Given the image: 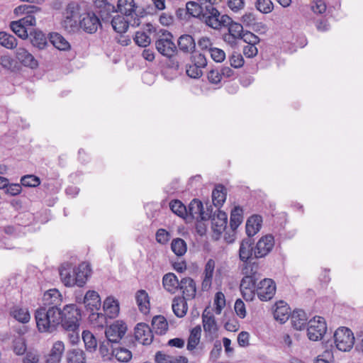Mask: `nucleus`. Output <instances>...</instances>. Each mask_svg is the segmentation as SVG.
<instances>
[{
    "label": "nucleus",
    "instance_id": "f257e3e1",
    "mask_svg": "<svg viewBox=\"0 0 363 363\" xmlns=\"http://www.w3.org/2000/svg\"><path fill=\"white\" fill-rule=\"evenodd\" d=\"M238 268L243 276L240 285L242 296L245 301H251L257 294V282L261 279L259 264H240Z\"/></svg>",
    "mask_w": 363,
    "mask_h": 363
},
{
    "label": "nucleus",
    "instance_id": "f03ea898",
    "mask_svg": "<svg viewBox=\"0 0 363 363\" xmlns=\"http://www.w3.org/2000/svg\"><path fill=\"white\" fill-rule=\"evenodd\" d=\"M60 308L40 306L35 311L36 326L40 333H52L62 323Z\"/></svg>",
    "mask_w": 363,
    "mask_h": 363
},
{
    "label": "nucleus",
    "instance_id": "7ed1b4c3",
    "mask_svg": "<svg viewBox=\"0 0 363 363\" xmlns=\"http://www.w3.org/2000/svg\"><path fill=\"white\" fill-rule=\"evenodd\" d=\"M200 21L211 28L219 30L230 23V18L225 14L221 15L214 5L208 1Z\"/></svg>",
    "mask_w": 363,
    "mask_h": 363
},
{
    "label": "nucleus",
    "instance_id": "20e7f679",
    "mask_svg": "<svg viewBox=\"0 0 363 363\" xmlns=\"http://www.w3.org/2000/svg\"><path fill=\"white\" fill-rule=\"evenodd\" d=\"M62 313V323L60 325L63 329H72L79 327L81 311L75 304L66 305Z\"/></svg>",
    "mask_w": 363,
    "mask_h": 363
},
{
    "label": "nucleus",
    "instance_id": "39448f33",
    "mask_svg": "<svg viewBox=\"0 0 363 363\" xmlns=\"http://www.w3.org/2000/svg\"><path fill=\"white\" fill-rule=\"evenodd\" d=\"M334 340L337 349L342 352L350 351L354 342L352 332L345 327H340L335 330Z\"/></svg>",
    "mask_w": 363,
    "mask_h": 363
},
{
    "label": "nucleus",
    "instance_id": "423d86ee",
    "mask_svg": "<svg viewBox=\"0 0 363 363\" xmlns=\"http://www.w3.org/2000/svg\"><path fill=\"white\" fill-rule=\"evenodd\" d=\"M327 331L326 323L323 318L315 316L308 323L307 335L312 341H318Z\"/></svg>",
    "mask_w": 363,
    "mask_h": 363
},
{
    "label": "nucleus",
    "instance_id": "0eeeda50",
    "mask_svg": "<svg viewBox=\"0 0 363 363\" xmlns=\"http://www.w3.org/2000/svg\"><path fill=\"white\" fill-rule=\"evenodd\" d=\"M80 17L79 6L77 2H70L67 4L65 12L63 26L69 31L76 28Z\"/></svg>",
    "mask_w": 363,
    "mask_h": 363
},
{
    "label": "nucleus",
    "instance_id": "6e6552de",
    "mask_svg": "<svg viewBox=\"0 0 363 363\" xmlns=\"http://www.w3.org/2000/svg\"><path fill=\"white\" fill-rule=\"evenodd\" d=\"M172 38V35L170 33H163L162 36L155 42L157 51L168 58L172 57L177 51V47Z\"/></svg>",
    "mask_w": 363,
    "mask_h": 363
},
{
    "label": "nucleus",
    "instance_id": "1a4fd4ad",
    "mask_svg": "<svg viewBox=\"0 0 363 363\" xmlns=\"http://www.w3.org/2000/svg\"><path fill=\"white\" fill-rule=\"evenodd\" d=\"M274 246V238L268 234L262 236L257 242L254 249V255L257 259L265 257L268 255Z\"/></svg>",
    "mask_w": 363,
    "mask_h": 363
},
{
    "label": "nucleus",
    "instance_id": "9d476101",
    "mask_svg": "<svg viewBox=\"0 0 363 363\" xmlns=\"http://www.w3.org/2000/svg\"><path fill=\"white\" fill-rule=\"evenodd\" d=\"M126 330L125 323L122 320H116L106 329L105 334L108 342H118L125 334Z\"/></svg>",
    "mask_w": 363,
    "mask_h": 363
},
{
    "label": "nucleus",
    "instance_id": "9b49d317",
    "mask_svg": "<svg viewBox=\"0 0 363 363\" xmlns=\"http://www.w3.org/2000/svg\"><path fill=\"white\" fill-rule=\"evenodd\" d=\"M137 6L134 0H118L117 9L115 12H119L125 16H130L133 18L132 26H139L138 15L136 13Z\"/></svg>",
    "mask_w": 363,
    "mask_h": 363
},
{
    "label": "nucleus",
    "instance_id": "f8f14e48",
    "mask_svg": "<svg viewBox=\"0 0 363 363\" xmlns=\"http://www.w3.org/2000/svg\"><path fill=\"white\" fill-rule=\"evenodd\" d=\"M276 292L275 282L271 279H264L257 284V294L262 301H267L273 298Z\"/></svg>",
    "mask_w": 363,
    "mask_h": 363
},
{
    "label": "nucleus",
    "instance_id": "ddd939ff",
    "mask_svg": "<svg viewBox=\"0 0 363 363\" xmlns=\"http://www.w3.org/2000/svg\"><path fill=\"white\" fill-rule=\"evenodd\" d=\"M211 218L213 236L218 240L227 228L228 216L224 211L218 210V213L211 216Z\"/></svg>",
    "mask_w": 363,
    "mask_h": 363
},
{
    "label": "nucleus",
    "instance_id": "4468645a",
    "mask_svg": "<svg viewBox=\"0 0 363 363\" xmlns=\"http://www.w3.org/2000/svg\"><path fill=\"white\" fill-rule=\"evenodd\" d=\"M189 212L192 218L196 220H208L211 218L212 209L203 210L202 202L198 199H193L189 205Z\"/></svg>",
    "mask_w": 363,
    "mask_h": 363
},
{
    "label": "nucleus",
    "instance_id": "2eb2a0df",
    "mask_svg": "<svg viewBox=\"0 0 363 363\" xmlns=\"http://www.w3.org/2000/svg\"><path fill=\"white\" fill-rule=\"evenodd\" d=\"M82 18L79 20V26L82 29L88 33L96 32L101 25L99 18L94 13L88 12L84 13Z\"/></svg>",
    "mask_w": 363,
    "mask_h": 363
},
{
    "label": "nucleus",
    "instance_id": "dca6fc26",
    "mask_svg": "<svg viewBox=\"0 0 363 363\" xmlns=\"http://www.w3.org/2000/svg\"><path fill=\"white\" fill-rule=\"evenodd\" d=\"M134 335L135 340L144 345H150L153 340V335L150 328L144 323L137 324Z\"/></svg>",
    "mask_w": 363,
    "mask_h": 363
},
{
    "label": "nucleus",
    "instance_id": "f3484780",
    "mask_svg": "<svg viewBox=\"0 0 363 363\" xmlns=\"http://www.w3.org/2000/svg\"><path fill=\"white\" fill-rule=\"evenodd\" d=\"M253 240L248 238L241 241L239 248V258L242 262V264H253L257 262L249 261L254 255Z\"/></svg>",
    "mask_w": 363,
    "mask_h": 363
},
{
    "label": "nucleus",
    "instance_id": "a211bd4d",
    "mask_svg": "<svg viewBox=\"0 0 363 363\" xmlns=\"http://www.w3.org/2000/svg\"><path fill=\"white\" fill-rule=\"evenodd\" d=\"M182 294V298L190 300L194 298L196 293V285L195 281L191 277H184L181 279L179 286Z\"/></svg>",
    "mask_w": 363,
    "mask_h": 363
},
{
    "label": "nucleus",
    "instance_id": "6ab92c4d",
    "mask_svg": "<svg viewBox=\"0 0 363 363\" xmlns=\"http://www.w3.org/2000/svg\"><path fill=\"white\" fill-rule=\"evenodd\" d=\"M62 302V298L60 291L56 289H52L44 293L42 306L60 308Z\"/></svg>",
    "mask_w": 363,
    "mask_h": 363
},
{
    "label": "nucleus",
    "instance_id": "aec40b11",
    "mask_svg": "<svg viewBox=\"0 0 363 363\" xmlns=\"http://www.w3.org/2000/svg\"><path fill=\"white\" fill-rule=\"evenodd\" d=\"M16 57L25 67L35 69L38 65V61L35 59L33 55L24 48L19 47L16 49Z\"/></svg>",
    "mask_w": 363,
    "mask_h": 363
},
{
    "label": "nucleus",
    "instance_id": "412c9836",
    "mask_svg": "<svg viewBox=\"0 0 363 363\" xmlns=\"http://www.w3.org/2000/svg\"><path fill=\"white\" fill-rule=\"evenodd\" d=\"M214 269L215 261L212 259H209L205 265L203 273V277L201 283V289L204 291H208L211 287Z\"/></svg>",
    "mask_w": 363,
    "mask_h": 363
},
{
    "label": "nucleus",
    "instance_id": "4be33fe9",
    "mask_svg": "<svg viewBox=\"0 0 363 363\" xmlns=\"http://www.w3.org/2000/svg\"><path fill=\"white\" fill-rule=\"evenodd\" d=\"M202 323L205 333L212 336L218 331L217 323L214 315L207 309H205L202 314Z\"/></svg>",
    "mask_w": 363,
    "mask_h": 363
},
{
    "label": "nucleus",
    "instance_id": "5701e85b",
    "mask_svg": "<svg viewBox=\"0 0 363 363\" xmlns=\"http://www.w3.org/2000/svg\"><path fill=\"white\" fill-rule=\"evenodd\" d=\"M59 273L60 276V279L62 282L66 286H75L74 282V267L71 264H62L60 269Z\"/></svg>",
    "mask_w": 363,
    "mask_h": 363
},
{
    "label": "nucleus",
    "instance_id": "b1692460",
    "mask_svg": "<svg viewBox=\"0 0 363 363\" xmlns=\"http://www.w3.org/2000/svg\"><path fill=\"white\" fill-rule=\"evenodd\" d=\"M75 285L79 287L83 286L90 274L89 266L86 263H82L77 267H74Z\"/></svg>",
    "mask_w": 363,
    "mask_h": 363
},
{
    "label": "nucleus",
    "instance_id": "393cba45",
    "mask_svg": "<svg viewBox=\"0 0 363 363\" xmlns=\"http://www.w3.org/2000/svg\"><path fill=\"white\" fill-rule=\"evenodd\" d=\"M84 303L91 312L98 311L101 307V298L95 291H88L84 297Z\"/></svg>",
    "mask_w": 363,
    "mask_h": 363
},
{
    "label": "nucleus",
    "instance_id": "a878e982",
    "mask_svg": "<svg viewBox=\"0 0 363 363\" xmlns=\"http://www.w3.org/2000/svg\"><path fill=\"white\" fill-rule=\"evenodd\" d=\"M95 6L98 9L97 12L104 21H107L112 13L116 11L115 6L108 3L107 0H93Z\"/></svg>",
    "mask_w": 363,
    "mask_h": 363
},
{
    "label": "nucleus",
    "instance_id": "bb28decb",
    "mask_svg": "<svg viewBox=\"0 0 363 363\" xmlns=\"http://www.w3.org/2000/svg\"><path fill=\"white\" fill-rule=\"evenodd\" d=\"M208 1L206 0H200L199 2L193 1H188L186 4V11L188 15L201 20V15L204 12V7Z\"/></svg>",
    "mask_w": 363,
    "mask_h": 363
},
{
    "label": "nucleus",
    "instance_id": "cd10ccee",
    "mask_svg": "<svg viewBox=\"0 0 363 363\" xmlns=\"http://www.w3.org/2000/svg\"><path fill=\"white\" fill-rule=\"evenodd\" d=\"M180 281L174 273H167L162 278V285L170 294H175L179 290Z\"/></svg>",
    "mask_w": 363,
    "mask_h": 363
},
{
    "label": "nucleus",
    "instance_id": "c85d7f7f",
    "mask_svg": "<svg viewBox=\"0 0 363 363\" xmlns=\"http://www.w3.org/2000/svg\"><path fill=\"white\" fill-rule=\"evenodd\" d=\"M64 352V342L62 341L55 342L46 359V363H60Z\"/></svg>",
    "mask_w": 363,
    "mask_h": 363
},
{
    "label": "nucleus",
    "instance_id": "c756f323",
    "mask_svg": "<svg viewBox=\"0 0 363 363\" xmlns=\"http://www.w3.org/2000/svg\"><path fill=\"white\" fill-rule=\"evenodd\" d=\"M262 218L259 215L250 216L246 223V233L248 237L254 236L261 228Z\"/></svg>",
    "mask_w": 363,
    "mask_h": 363
},
{
    "label": "nucleus",
    "instance_id": "7c9ffc66",
    "mask_svg": "<svg viewBox=\"0 0 363 363\" xmlns=\"http://www.w3.org/2000/svg\"><path fill=\"white\" fill-rule=\"evenodd\" d=\"M103 309L108 318H114L119 313L118 301L113 297H107L104 302Z\"/></svg>",
    "mask_w": 363,
    "mask_h": 363
},
{
    "label": "nucleus",
    "instance_id": "2f4dec72",
    "mask_svg": "<svg viewBox=\"0 0 363 363\" xmlns=\"http://www.w3.org/2000/svg\"><path fill=\"white\" fill-rule=\"evenodd\" d=\"M185 298L176 296L172 300V308L174 315L179 318L184 317L187 312L188 306Z\"/></svg>",
    "mask_w": 363,
    "mask_h": 363
},
{
    "label": "nucleus",
    "instance_id": "473e14b6",
    "mask_svg": "<svg viewBox=\"0 0 363 363\" xmlns=\"http://www.w3.org/2000/svg\"><path fill=\"white\" fill-rule=\"evenodd\" d=\"M291 321L295 329L301 330L307 323L306 313L303 310L294 311L291 316Z\"/></svg>",
    "mask_w": 363,
    "mask_h": 363
},
{
    "label": "nucleus",
    "instance_id": "72a5a7b5",
    "mask_svg": "<svg viewBox=\"0 0 363 363\" xmlns=\"http://www.w3.org/2000/svg\"><path fill=\"white\" fill-rule=\"evenodd\" d=\"M178 47L183 52L189 53L195 50L196 43L190 35H183L178 39Z\"/></svg>",
    "mask_w": 363,
    "mask_h": 363
},
{
    "label": "nucleus",
    "instance_id": "f704fd0d",
    "mask_svg": "<svg viewBox=\"0 0 363 363\" xmlns=\"http://www.w3.org/2000/svg\"><path fill=\"white\" fill-rule=\"evenodd\" d=\"M226 189L222 184L216 185L212 192V201L216 207L223 206L226 199Z\"/></svg>",
    "mask_w": 363,
    "mask_h": 363
},
{
    "label": "nucleus",
    "instance_id": "c9c22d12",
    "mask_svg": "<svg viewBox=\"0 0 363 363\" xmlns=\"http://www.w3.org/2000/svg\"><path fill=\"white\" fill-rule=\"evenodd\" d=\"M201 335V325H196L194 328H192L190 331V335L188 337L186 349L192 352L196 347V346L200 342Z\"/></svg>",
    "mask_w": 363,
    "mask_h": 363
},
{
    "label": "nucleus",
    "instance_id": "e433bc0d",
    "mask_svg": "<svg viewBox=\"0 0 363 363\" xmlns=\"http://www.w3.org/2000/svg\"><path fill=\"white\" fill-rule=\"evenodd\" d=\"M274 317L281 323H285L289 317V307L284 301H279L276 304Z\"/></svg>",
    "mask_w": 363,
    "mask_h": 363
},
{
    "label": "nucleus",
    "instance_id": "4c0bfd02",
    "mask_svg": "<svg viewBox=\"0 0 363 363\" xmlns=\"http://www.w3.org/2000/svg\"><path fill=\"white\" fill-rule=\"evenodd\" d=\"M136 303L138 306L139 310L143 313H147L150 309L149 296L146 291L139 290L135 294Z\"/></svg>",
    "mask_w": 363,
    "mask_h": 363
},
{
    "label": "nucleus",
    "instance_id": "58836bf2",
    "mask_svg": "<svg viewBox=\"0 0 363 363\" xmlns=\"http://www.w3.org/2000/svg\"><path fill=\"white\" fill-rule=\"evenodd\" d=\"M152 326L155 333L158 335L164 334L168 330V323L162 315H156L152 318Z\"/></svg>",
    "mask_w": 363,
    "mask_h": 363
},
{
    "label": "nucleus",
    "instance_id": "ea45409f",
    "mask_svg": "<svg viewBox=\"0 0 363 363\" xmlns=\"http://www.w3.org/2000/svg\"><path fill=\"white\" fill-rule=\"evenodd\" d=\"M67 363H86L84 352L79 349L67 351L66 355Z\"/></svg>",
    "mask_w": 363,
    "mask_h": 363
},
{
    "label": "nucleus",
    "instance_id": "a19ab883",
    "mask_svg": "<svg viewBox=\"0 0 363 363\" xmlns=\"http://www.w3.org/2000/svg\"><path fill=\"white\" fill-rule=\"evenodd\" d=\"M243 211L240 206L235 207L230 213V225L233 230H235L243 220Z\"/></svg>",
    "mask_w": 363,
    "mask_h": 363
},
{
    "label": "nucleus",
    "instance_id": "79ce46f5",
    "mask_svg": "<svg viewBox=\"0 0 363 363\" xmlns=\"http://www.w3.org/2000/svg\"><path fill=\"white\" fill-rule=\"evenodd\" d=\"M111 26L116 32L123 33L128 30L129 23L124 16L116 15L111 20Z\"/></svg>",
    "mask_w": 363,
    "mask_h": 363
},
{
    "label": "nucleus",
    "instance_id": "37998d69",
    "mask_svg": "<svg viewBox=\"0 0 363 363\" xmlns=\"http://www.w3.org/2000/svg\"><path fill=\"white\" fill-rule=\"evenodd\" d=\"M10 313L16 320L23 323H28L30 320V314L26 308L13 306L11 309Z\"/></svg>",
    "mask_w": 363,
    "mask_h": 363
},
{
    "label": "nucleus",
    "instance_id": "c03bdc74",
    "mask_svg": "<svg viewBox=\"0 0 363 363\" xmlns=\"http://www.w3.org/2000/svg\"><path fill=\"white\" fill-rule=\"evenodd\" d=\"M111 354L121 362H127L132 358V352L128 349L123 347L113 348Z\"/></svg>",
    "mask_w": 363,
    "mask_h": 363
},
{
    "label": "nucleus",
    "instance_id": "a18cd8bd",
    "mask_svg": "<svg viewBox=\"0 0 363 363\" xmlns=\"http://www.w3.org/2000/svg\"><path fill=\"white\" fill-rule=\"evenodd\" d=\"M30 41L33 46L39 49H43L48 43L45 34L39 30L30 33Z\"/></svg>",
    "mask_w": 363,
    "mask_h": 363
},
{
    "label": "nucleus",
    "instance_id": "49530a36",
    "mask_svg": "<svg viewBox=\"0 0 363 363\" xmlns=\"http://www.w3.org/2000/svg\"><path fill=\"white\" fill-rule=\"evenodd\" d=\"M50 41L60 50H68L70 48L69 42L59 33L52 34Z\"/></svg>",
    "mask_w": 363,
    "mask_h": 363
},
{
    "label": "nucleus",
    "instance_id": "de8ad7c7",
    "mask_svg": "<svg viewBox=\"0 0 363 363\" xmlns=\"http://www.w3.org/2000/svg\"><path fill=\"white\" fill-rule=\"evenodd\" d=\"M82 339L87 351L92 352L96 350L97 341L94 335L90 331L84 330L82 333Z\"/></svg>",
    "mask_w": 363,
    "mask_h": 363
},
{
    "label": "nucleus",
    "instance_id": "09e8293b",
    "mask_svg": "<svg viewBox=\"0 0 363 363\" xmlns=\"http://www.w3.org/2000/svg\"><path fill=\"white\" fill-rule=\"evenodd\" d=\"M0 45L7 49H13L17 45V39L11 34L1 31Z\"/></svg>",
    "mask_w": 363,
    "mask_h": 363
},
{
    "label": "nucleus",
    "instance_id": "8fccbe9b",
    "mask_svg": "<svg viewBox=\"0 0 363 363\" xmlns=\"http://www.w3.org/2000/svg\"><path fill=\"white\" fill-rule=\"evenodd\" d=\"M108 315L106 314L99 313L97 311L91 312V314L89 316V320L94 324L96 327L103 328L107 325L108 323Z\"/></svg>",
    "mask_w": 363,
    "mask_h": 363
},
{
    "label": "nucleus",
    "instance_id": "3c124183",
    "mask_svg": "<svg viewBox=\"0 0 363 363\" xmlns=\"http://www.w3.org/2000/svg\"><path fill=\"white\" fill-rule=\"evenodd\" d=\"M171 249L176 255L182 256L186 252V243L182 238H175L172 241Z\"/></svg>",
    "mask_w": 363,
    "mask_h": 363
},
{
    "label": "nucleus",
    "instance_id": "603ef678",
    "mask_svg": "<svg viewBox=\"0 0 363 363\" xmlns=\"http://www.w3.org/2000/svg\"><path fill=\"white\" fill-rule=\"evenodd\" d=\"M169 208L174 213L179 217H184L187 213L186 206L179 200L172 201L169 203Z\"/></svg>",
    "mask_w": 363,
    "mask_h": 363
},
{
    "label": "nucleus",
    "instance_id": "864d4df0",
    "mask_svg": "<svg viewBox=\"0 0 363 363\" xmlns=\"http://www.w3.org/2000/svg\"><path fill=\"white\" fill-rule=\"evenodd\" d=\"M21 184L26 187H36L40 184V179L33 174H27L21 177Z\"/></svg>",
    "mask_w": 363,
    "mask_h": 363
},
{
    "label": "nucleus",
    "instance_id": "5fc2aeb1",
    "mask_svg": "<svg viewBox=\"0 0 363 363\" xmlns=\"http://www.w3.org/2000/svg\"><path fill=\"white\" fill-rule=\"evenodd\" d=\"M135 43L140 47H147L150 44V37L143 30H139L135 33L134 38Z\"/></svg>",
    "mask_w": 363,
    "mask_h": 363
},
{
    "label": "nucleus",
    "instance_id": "6e6d98bb",
    "mask_svg": "<svg viewBox=\"0 0 363 363\" xmlns=\"http://www.w3.org/2000/svg\"><path fill=\"white\" fill-rule=\"evenodd\" d=\"M228 27V33L231 35L241 38L243 32V27L240 23L233 22L232 18H230V22L229 24L226 25L225 27Z\"/></svg>",
    "mask_w": 363,
    "mask_h": 363
},
{
    "label": "nucleus",
    "instance_id": "4d7b16f0",
    "mask_svg": "<svg viewBox=\"0 0 363 363\" xmlns=\"http://www.w3.org/2000/svg\"><path fill=\"white\" fill-rule=\"evenodd\" d=\"M10 28L19 38L26 39L28 37V30L23 28V26L19 24L18 21H12L10 23Z\"/></svg>",
    "mask_w": 363,
    "mask_h": 363
},
{
    "label": "nucleus",
    "instance_id": "13d9d810",
    "mask_svg": "<svg viewBox=\"0 0 363 363\" xmlns=\"http://www.w3.org/2000/svg\"><path fill=\"white\" fill-rule=\"evenodd\" d=\"M13 350L17 355H22L26 350V345L23 337H18L13 342Z\"/></svg>",
    "mask_w": 363,
    "mask_h": 363
},
{
    "label": "nucleus",
    "instance_id": "bf43d9fd",
    "mask_svg": "<svg viewBox=\"0 0 363 363\" xmlns=\"http://www.w3.org/2000/svg\"><path fill=\"white\" fill-rule=\"evenodd\" d=\"M215 313L217 315L220 314L222 309L225 306V298L224 294L221 291H218L215 295L214 298Z\"/></svg>",
    "mask_w": 363,
    "mask_h": 363
},
{
    "label": "nucleus",
    "instance_id": "052dcab7",
    "mask_svg": "<svg viewBox=\"0 0 363 363\" xmlns=\"http://www.w3.org/2000/svg\"><path fill=\"white\" fill-rule=\"evenodd\" d=\"M257 9L263 13H269L273 9V3L271 0H257Z\"/></svg>",
    "mask_w": 363,
    "mask_h": 363
},
{
    "label": "nucleus",
    "instance_id": "680f3d73",
    "mask_svg": "<svg viewBox=\"0 0 363 363\" xmlns=\"http://www.w3.org/2000/svg\"><path fill=\"white\" fill-rule=\"evenodd\" d=\"M186 73L191 78L198 79L202 75V70L198 65L192 63L191 65H186Z\"/></svg>",
    "mask_w": 363,
    "mask_h": 363
},
{
    "label": "nucleus",
    "instance_id": "e2e57ef3",
    "mask_svg": "<svg viewBox=\"0 0 363 363\" xmlns=\"http://www.w3.org/2000/svg\"><path fill=\"white\" fill-rule=\"evenodd\" d=\"M231 67L240 68L244 64V59L240 53L234 52L229 58Z\"/></svg>",
    "mask_w": 363,
    "mask_h": 363
},
{
    "label": "nucleus",
    "instance_id": "0e129e2a",
    "mask_svg": "<svg viewBox=\"0 0 363 363\" xmlns=\"http://www.w3.org/2000/svg\"><path fill=\"white\" fill-rule=\"evenodd\" d=\"M208 53L210 54L211 58L216 62H221L225 58V52L223 50L217 48H213L212 49H210Z\"/></svg>",
    "mask_w": 363,
    "mask_h": 363
},
{
    "label": "nucleus",
    "instance_id": "69168bd1",
    "mask_svg": "<svg viewBox=\"0 0 363 363\" xmlns=\"http://www.w3.org/2000/svg\"><path fill=\"white\" fill-rule=\"evenodd\" d=\"M37 10V7L31 5L23 4L17 6L14 9V13L17 15L18 14H26V15H33V13Z\"/></svg>",
    "mask_w": 363,
    "mask_h": 363
},
{
    "label": "nucleus",
    "instance_id": "338daca9",
    "mask_svg": "<svg viewBox=\"0 0 363 363\" xmlns=\"http://www.w3.org/2000/svg\"><path fill=\"white\" fill-rule=\"evenodd\" d=\"M155 238L157 242L164 245L169 241L170 234L165 229L160 228L156 232Z\"/></svg>",
    "mask_w": 363,
    "mask_h": 363
},
{
    "label": "nucleus",
    "instance_id": "774afa93",
    "mask_svg": "<svg viewBox=\"0 0 363 363\" xmlns=\"http://www.w3.org/2000/svg\"><path fill=\"white\" fill-rule=\"evenodd\" d=\"M192 63L201 69L207 65V60L203 53H195L192 55Z\"/></svg>",
    "mask_w": 363,
    "mask_h": 363
}]
</instances>
